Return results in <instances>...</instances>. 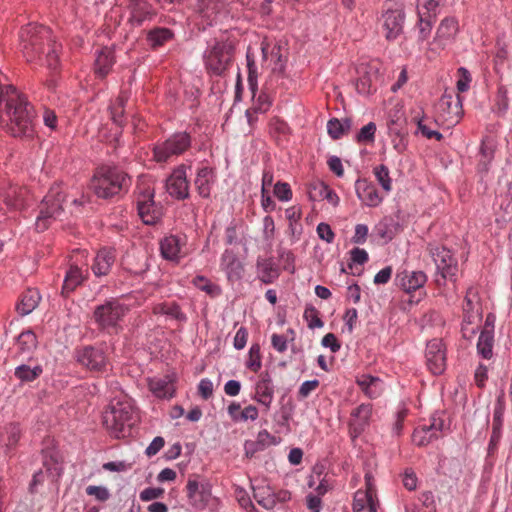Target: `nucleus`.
<instances>
[{
    "instance_id": "nucleus-1",
    "label": "nucleus",
    "mask_w": 512,
    "mask_h": 512,
    "mask_svg": "<svg viewBox=\"0 0 512 512\" xmlns=\"http://www.w3.org/2000/svg\"><path fill=\"white\" fill-rule=\"evenodd\" d=\"M0 122L13 137L34 136L33 109L11 85H0Z\"/></svg>"
},
{
    "instance_id": "nucleus-2",
    "label": "nucleus",
    "mask_w": 512,
    "mask_h": 512,
    "mask_svg": "<svg viewBox=\"0 0 512 512\" xmlns=\"http://www.w3.org/2000/svg\"><path fill=\"white\" fill-rule=\"evenodd\" d=\"M19 46L28 62H40L50 69L59 66L61 44L57 43L50 28L30 23L19 34Z\"/></svg>"
},
{
    "instance_id": "nucleus-3",
    "label": "nucleus",
    "mask_w": 512,
    "mask_h": 512,
    "mask_svg": "<svg viewBox=\"0 0 512 512\" xmlns=\"http://www.w3.org/2000/svg\"><path fill=\"white\" fill-rule=\"evenodd\" d=\"M130 185L131 177L118 166H101L91 179V189L97 197L103 199L120 195L127 191Z\"/></svg>"
},
{
    "instance_id": "nucleus-4",
    "label": "nucleus",
    "mask_w": 512,
    "mask_h": 512,
    "mask_svg": "<svg viewBox=\"0 0 512 512\" xmlns=\"http://www.w3.org/2000/svg\"><path fill=\"white\" fill-rule=\"evenodd\" d=\"M135 421V409L127 399L111 400L103 413L104 426L116 438L130 435Z\"/></svg>"
},
{
    "instance_id": "nucleus-5",
    "label": "nucleus",
    "mask_w": 512,
    "mask_h": 512,
    "mask_svg": "<svg viewBox=\"0 0 512 512\" xmlns=\"http://www.w3.org/2000/svg\"><path fill=\"white\" fill-rule=\"evenodd\" d=\"M129 310V306L118 298H110L95 307L93 318L100 330L118 334L123 330L122 322Z\"/></svg>"
},
{
    "instance_id": "nucleus-6",
    "label": "nucleus",
    "mask_w": 512,
    "mask_h": 512,
    "mask_svg": "<svg viewBox=\"0 0 512 512\" xmlns=\"http://www.w3.org/2000/svg\"><path fill=\"white\" fill-rule=\"evenodd\" d=\"M233 54V46L227 41L217 39L210 41L203 53L205 69L209 74L222 75L231 64Z\"/></svg>"
},
{
    "instance_id": "nucleus-7",
    "label": "nucleus",
    "mask_w": 512,
    "mask_h": 512,
    "mask_svg": "<svg viewBox=\"0 0 512 512\" xmlns=\"http://www.w3.org/2000/svg\"><path fill=\"white\" fill-rule=\"evenodd\" d=\"M65 194L60 185H54L43 198L39 206V214L35 221V229L44 232L63 212Z\"/></svg>"
},
{
    "instance_id": "nucleus-8",
    "label": "nucleus",
    "mask_w": 512,
    "mask_h": 512,
    "mask_svg": "<svg viewBox=\"0 0 512 512\" xmlns=\"http://www.w3.org/2000/svg\"><path fill=\"white\" fill-rule=\"evenodd\" d=\"M193 12L199 29L205 30L227 16L228 4L226 0H195Z\"/></svg>"
},
{
    "instance_id": "nucleus-9",
    "label": "nucleus",
    "mask_w": 512,
    "mask_h": 512,
    "mask_svg": "<svg viewBox=\"0 0 512 512\" xmlns=\"http://www.w3.org/2000/svg\"><path fill=\"white\" fill-rule=\"evenodd\" d=\"M191 146V136L186 132H176L165 141L153 147V159L158 163H166L173 157L182 155Z\"/></svg>"
},
{
    "instance_id": "nucleus-10",
    "label": "nucleus",
    "mask_w": 512,
    "mask_h": 512,
    "mask_svg": "<svg viewBox=\"0 0 512 512\" xmlns=\"http://www.w3.org/2000/svg\"><path fill=\"white\" fill-rule=\"evenodd\" d=\"M428 251L432 257L438 274L445 281H456L458 261L452 251L438 244H429Z\"/></svg>"
},
{
    "instance_id": "nucleus-11",
    "label": "nucleus",
    "mask_w": 512,
    "mask_h": 512,
    "mask_svg": "<svg viewBox=\"0 0 512 512\" xmlns=\"http://www.w3.org/2000/svg\"><path fill=\"white\" fill-rule=\"evenodd\" d=\"M75 359L78 364L93 373H104L110 365L104 349L92 345L76 349Z\"/></svg>"
},
{
    "instance_id": "nucleus-12",
    "label": "nucleus",
    "mask_w": 512,
    "mask_h": 512,
    "mask_svg": "<svg viewBox=\"0 0 512 512\" xmlns=\"http://www.w3.org/2000/svg\"><path fill=\"white\" fill-rule=\"evenodd\" d=\"M458 22L454 17L444 18L437 28L436 35L430 43V50L439 53L452 44L458 33Z\"/></svg>"
},
{
    "instance_id": "nucleus-13",
    "label": "nucleus",
    "mask_w": 512,
    "mask_h": 512,
    "mask_svg": "<svg viewBox=\"0 0 512 512\" xmlns=\"http://www.w3.org/2000/svg\"><path fill=\"white\" fill-rule=\"evenodd\" d=\"M153 198V189L146 188L139 193L136 200L138 215L146 225L156 224L161 217V212L157 208Z\"/></svg>"
},
{
    "instance_id": "nucleus-14",
    "label": "nucleus",
    "mask_w": 512,
    "mask_h": 512,
    "mask_svg": "<svg viewBox=\"0 0 512 512\" xmlns=\"http://www.w3.org/2000/svg\"><path fill=\"white\" fill-rule=\"evenodd\" d=\"M438 119L447 123L448 126L456 125L462 117V103L457 95H443L438 104Z\"/></svg>"
},
{
    "instance_id": "nucleus-15",
    "label": "nucleus",
    "mask_w": 512,
    "mask_h": 512,
    "mask_svg": "<svg viewBox=\"0 0 512 512\" xmlns=\"http://www.w3.org/2000/svg\"><path fill=\"white\" fill-rule=\"evenodd\" d=\"M443 427L444 421L437 414H434L429 424H423L415 428L412 441L417 446H426L441 436Z\"/></svg>"
},
{
    "instance_id": "nucleus-16",
    "label": "nucleus",
    "mask_w": 512,
    "mask_h": 512,
    "mask_svg": "<svg viewBox=\"0 0 512 512\" xmlns=\"http://www.w3.org/2000/svg\"><path fill=\"white\" fill-rule=\"evenodd\" d=\"M27 190L24 187L18 185L7 184L0 188V201L3 206H0V210L16 211L21 210L25 206Z\"/></svg>"
},
{
    "instance_id": "nucleus-17",
    "label": "nucleus",
    "mask_w": 512,
    "mask_h": 512,
    "mask_svg": "<svg viewBox=\"0 0 512 512\" xmlns=\"http://www.w3.org/2000/svg\"><path fill=\"white\" fill-rule=\"evenodd\" d=\"M425 357L427 367L434 375L444 372L446 353L444 344L440 339H433L427 343Z\"/></svg>"
},
{
    "instance_id": "nucleus-18",
    "label": "nucleus",
    "mask_w": 512,
    "mask_h": 512,
    "mask_svg": "<svg viewBox=\"0 0 512 512\" xmlns=\"http://www.w3.org/2000/svg\"><path fill=\"white\" fill-rule=\"evenodd\" d=\"M161 256L169 261L178 263L186 255L183 248L186 245L185 235H168L160 241Z\"/></svg>"
},
{
    "instance_id": "nucleus-19",
    "label": "nucleus",
    "mask_w": 512,
    "mask_h": 512,
    "mask_svg": "<svg viewBox=\"0 0 512 512\" xmlns=\"http://www.w3.org/2000/svg\"><path fill=\"white\" fill-rule=\"evenodd\" d=\"M186 171L187 167L181 164L173 170L167 180L168 193L178 200H184L189 196V182Z\"/></svg>"
},
{
    "instance_id": "nucleus-20",
    "label": "nucleus",
    "mask_w": 512,
    "mask_h": 512,
    "mask_svg": "<svg viewBox=\"0 0 512 512\" xmlns=\"http://www.w3.org/2000/svg\"><path fill=\"white\" fill-rule=\"evenodd\" d=\"M405 15L401 10H388L382 17V28L388 41L397 39L403 32Z\"/></svg>"
},
{
    "instance_id": "nucleus-21",
    "label": "nucleus",
    "mask_w": 512,
    "mask_h": 512,
    "mask_svg": "<svg viewBox=\"0 0 512 512\" xmlns=\"http://www.w3.org/2000/svg\"><path fill=\"white\" fill-rule=\"evenodd\" d=\"M252 399L269 411L274 399V386L268 373L262 374L254 387Z\"/></svg>"
},
{
    "instance_id": "nucleus-22",
    "label": "nucleus",
    "mask_w": 512,
    "mask_h": 512,
    "mask_svg": "<svg viewBox=\"0 0 512 512\" xmlns=\"http://www.w3.org/2000/svg\"><path fill=\"white\" fill-rule=\"evenodd\" d=\"M482 305L478 292L470 287L467 290L463 305V318L465 323L474 324L482 319Z\"/></svg>"
},
{
    "instance_id": "nucleus-23",
    "label": "nucleus",
    "mask_w": 512,
    "mask_h": 512,
    "mask_svg": "<svg viewBox=\"0 0 512 512\" xmlns=\"http://www.w3.org/2000/svg\"><path fill=\"white\" fill-rule=\"evenodd\" d=\"M372 416V405L362 403L351 412L349 422L350 434L353 437L359 436L369 425Z\"/></svg>"
},
{
    "instance_id": "nucleus-24",
    "label": "nucleus",
    "mask_w": 512,
    "mask_h": 512,
    "mask_svg": "<svg viewBox=\"0 0 512 512\" xmlns=\"http://www.w3.org/2000/svg\"><path fill=\"white\" fill-rule=\"evenodd\" d=\"M355 191L357 197L365 206L377 207L383 201V197L379 194L376 186L366 179H358L355 182Z\"/></svg>"
},
{
    "instance_id": "nucleus-25",
    "label": "nucleus",
    "mask_w": 512,
    "mask_h": 512,
    "mask_svg": "<svg viewBox=\"0 0 512 512\" xmlns=\"http://www.w3.org/2000/svg\"><path fill=\"white\" fill-rule=\"evenodd\" d=\"M128 10V20L133 26H141L145 21L152 20L156 14L151 4L145 0H130Z\"/></svg>"
},
{
    "instance_id": "nucleus-26",
    "label": "nucleus",
    "mask_w": 512,
    "mask_h": 512,
    "mask_svg": "<svg viewBox=\"0 0 512 512\" xmlns=\"http://www.w3.org/2000/svg\"><path fill=\"white\" fill-rule=\"evenodd\" d=\"M220 267L230 282L239 281L242 278L244 266L232 250L226 249L223 252Z\"/></svg>"
},
{
    "instance_id": "nucleus-27",
    "label": "nucleus",
    "mask_w": 512,
    "mask_h": 512,
    "mask_svg": "<svg viewBox=\"0 0 512 512\" xmlns=\"http://www.w3.org/2000/svg\"><path fill=\"white\" fill-rule=\"evenodd\" d=\"M396 283L405 292L410 293L422 288L427 281V276L423 271H401L396 275Z\"/></svg>"
},
{
    "instance_id": "nucleus-28",
    "label": "nucleus",
    "mask_w": 512,
    "mask_h": 512,
    "mask_svg": "<svg viewBox=\"0 0 512 512\" xmlns=\"http://www.w3.org/2000/svg\"><path fill=\"white\" fill-rule=\"evenodd\" d=\"M356 384L361 391L370 399L379 397L383 390V381L376 376L370 374H360L356 377Z\"/></svg>"
},
{
    "instance_id": "nucleus-29",
    "label": "nucleus",
    "mask_w": 512,
    "mask_h": 512,
    "mask_svg": "<svg viewBox=\"0 0 512 512\" xmlns=\"http://www.w3.org/2000/svg\"><path fill=\"white\" fill-rule=\"evenodd\" d=\"M256 271L259 280L264 284L273 283L280 275V270L273 258L258 257Z\"/></svg>"
},
{
    "instance_id": "nucleus-30",
    "label": "nucleus",
    "mask_w": 512,
    "mask_h": 512,
    "mask_svg": "<svg viewBox=\"0 0 512 512\" xmlns=\"http://www.w3.org/2000/svg\"><path fill=\"white\" fill-rule=\"evenodd\" d=\"M115 262V252L111 248H102L95 256L92 271L97 277L109 274Z\"/></svg>"
},
{
    "instance_id": "nucleus-31",
    "label": "nucleus",
    "mask_w": 512,
    "mask_h": 512,
    "mask_svg": "<svg viewBox=\"0 0 512 512\" xmlns=\"http://www.w3.org/2000/svg\"><path fill=\"white\" fill-rule=\"evenodd\" d=\"M115 63L114 52L109 47H103L97 52L95 59V73L104 78L112 69Z\"/></svg>"
},
{
    "instance_id": "nucleus-32",
    "label": "nucleus",
    "mask_w": 512,
    "mask_h": 512,
    "mask_svg": "<svg viewBox=\"0 0 512 512\" xmlns=\"http://www.w3.org/2000/svg\"><path fill=\"white\" fill-rule=\"evenodd\" d=\"M213 182L214 175L211 168L202 167L198 170L194 183L196 190L201 197L208 198L210 196Z\"/></svg>"
},
{
    "instance_id": "nucleus-33",
    "label": "nucleus",
    "mask_w": 512,
    "mask_h": 512,
    "mask_svg": "<svg viewBox=\"0 0 512 512\" xmlns=\"http://www.w3.org/2000/svg\"><path fill=\"white\" fill-rule=\"evenodd\" d=\"M40 300L41 296L37 289H27L17 303V312L21 316L30 314L38 306Z\"/></svg>"
},
{
    "instance_id": "nucleus-34",
    "label": "nucleus",
    "mask_w": 512,
    "mask_h": 512,
    "mask_svg": "<svg viewBox=\"0 0 512 512\" xmlns=\"http://www.w3.org/2000/svg\"><path fill=\"white\" fill-rule=\"evenodd\" d=\"M379 502L377 498L369 496L368 493H362L359 489L355 492L353 498V512H377Z\"/></svg>"
},
{
    "instance_id": "nucleus-35",
    "label": "nucleus",
    "mask_w": 512,
    "mask_h": 512,
    "mask_svg": "<svg viewBox=\"0 0 512 512\" xmlns=\"http://www.w3.org/2000/svg\"><path fill=\"white\" fill-rule=\"evenodd\" d=\"M148 386L157 398H172L175 393L173 383L167 378H152L149 380Z\"/></svg>"
},
{
    "instance_id": "nucleus-36",
    "label": "nucleus",
    "mask_w": 512,
    "mask_h": 512,
    "mask_svg": "<svg viewBox=\"0 0 512 512\" xmlns=\"http://www.w3.org/2000/svg\"><path fill=\"white\" fill-rule=\"evenodd\" d=\"M38 344L36 334L28 329L19 334L16 341L17 353L23 356H30Z\"/></svg>"
},
{
    "instance_id": "nucleus-37",
    "label": "nucleus",
    "mask_w": 512,
    "mask_h": 512,
    "mask_svg": "<svg viewBox=\"0 0 512 512\" xmlns=\"http://www.w3.org/2000/svg\"><path fill=\"white\" fill-rule=\"evenodd\" d=\"M153 313L155 315H166L179 322H185L187 316L182 312L181 307L175 302H163L154 305Z\"/></svg>"
},
{
    "instance_id": "nucleus-38",
    "label": "nucleus",
    "mask_w": 512,
    "mask_h": 512,
    "mask_svg": "<svg viewBox=\"0 0 512 512\" xmlns=\"http://www.w3.org/2000/svg\"><path fill=\"white\" fill-rule=\"evenodd\" d=\"M495 145L492 140L483 139L480 146L478 170L480 172H488L490 164L494 159Z\"/></svg>"
},
{
    "instance_id": "nucleus-39",
    "label": "nucleus",
    "mask_w": 512,
    "mask_h": 512,
    "mask_svg": "<svg viewBox=\"0 0 512 512\" xmlns=\"http://www.w3.org/2000/svg\"><path fill=\"white\" fill-rule=\"evenodd\" d=\"M128 97L129 96L126 92H121L116 100L110 105L111 119L118 126H122L125 123L124 111Z\"/></svg>"
},
{
    "instance_id": "nucleus-40",
    "label": "nucleus",
    "mask_w": 512,
    "mask_h": 512,
    "mask_svg": "<svg viewBox=\"0 0 512 512\" xmlns=\"http://www.w3.org/2000/svg\"><path fill=\"white\" fill-rule=\"evenodd\" d=\"M84 281L82 270L78 266L71 265L66 273L62 293L69 294Z\"/></svg>"
},
{
    "instance_id": "nucleus-41",
    "label": "nucleus",
    "mask_w": 512,
    "mask_h": 512,
    "mask_svg": "<svg viewBox=\"0 0 512 512\" xmlns=\"http://www.w3.org/2000/svg\"><path fill=\"white\" fill-rule=\"evenodd\" d=\"M1 436L6 447V452L13 450L21 438V429L16 423L4 426Z\"/></svg>"
},
{
    "instance_id": "nucleus-42",
    "label": "nucleus",
    "mask_w": 512,
    "mask_h": 512,
    "mask_svg": "<svg viewBox=\"0 0 512 512\" xmlns=\"http://www.w3.org/2000/svg\"><path fill=\"white\" fill-rule=\"evenodd\" d=\"M173 36L172 30L165 27H157L148 32L147 41L152 48H157L171 40Z\"/></svg>"
},
{
    "instance_id": "nucleus-43",
    "label": "nucleus",
    "mask_w": 512,
    "mask_h": 512,
    "mask_svg": "<svg viewBox=\"0 0 512 512\" xmlns=\"http://www.w3.org/2000/svg\"><path fill=\"white\" fill-rule=\"evenodd\" d=\"M509 91L506 85H499L494 99L493 112L498 116H504L509 109Z\"/></svg>"
},
{
    "instance_id": "nucleus-44",
    "label": "nucleus",
    "mask_w": 512,
    "mask_h": 512,
    "mask_svg": "<svg viewBox=\"0 0 512 512\" xmlns=\"http://www.w3.org/2000/svg\"><path fill=\"white\" fill-rule=\"evenodd\" d=\"M351 128V120L344 118L339 120L337 118L330 119L327 123V132L329 136L336 140L340 139Z\"/></svg>"
},
{
    "instance_id": "nucleus-45",
    "label": "nucleus",
    "mask_w": 512,
    "mask_h": 512,
    "mask_svg": "<svg viewBox=\"0 0 512 512\" xmlns=\"http://www.w3.org/2000/svg\"><path fill=\"white\" fill-rule=\"evenodd\" d=\"M43 372L41 365L30 367L26 364H21L15 368L14 375L21 382H32L37 379Z\"/></svg>"
},
{
    "instance_id": "nucleus-46",
    "label": "nucleus",
    "mask_w": 512,
    "mask_h": 512,
    "mask_svg": "<svg viewBox=\"0 0 512 512\" xmlns=\"http://www.w3.org/2000/svg\"><path fill=\"white\" fill-rule=\"evenodd\" d=\"M494 335L487 332H480L477 342V353L484 359L493 357Z\"/></svg>"
},
{
    "instance_id": "nucleus-47",
    "label": "nucleus",
    "mask_w": 512,
    "mask_h": 512,
    "mask_svg": "<svg viewBox=\"0 0 512 512\" xmlns=\"http://www.w3.org/2000/svg\"><path fill=\"white\" fill-rule=\"evenodd\" d=\"M506 408L505 394L504 391L497 396L494 411H493V419H492V429L502 431L503 428V418L504 412Z\"/></svg>"
},
{
    "instance_id": "nucleus-48",
    "label": "nucleus",
    "mask_w": 512,
    "mask_h": 512,
    "mask_svg": "<svg viewBox=\"0 0 512 512\" xmlns=\"http://www.w3.org/2000/svg\"><path fill=\"white\" fill-rule=\"evenodd\" d=\"M316 494L319 496H323L330 489L329 483L325 477H322L321 468L315 467L313 469V473L309 476L308 486H315Z\"/></svg>"
},
{
    "instance_id": "nucleus-49",
    "label": "nucleus",
    "mask_w": 512,
    "mask_h": 512,
    "mask_svg": "<svg viewBox=\"0 0 512 512\" xmlns=\"http://www.w3.org/2000/svg\"><path fill=\"white\" fill-rule=\"evenodd\" d=\"M254 499L259 505L267 510L274 508L272 489L269 486H259L254 488Z\"/></svg>"
},
{
    "instance_id": "nucleus-50",
    "label": "nucleus",
    "mask_w": 512,
    "mask_h": 512,
    "mask_svg": "<svg viewBox=\"0 0 512 512\" xmlns=\"http://www.w3.org/2000/svg\"><path fill=\"white\" fill-rule=\"evenodd\" d=\"M373 174L386 193L392 190V179L386 165L380 164L373 168Z\"/></svg>"
},
{
    "instance_id": "nucleus-51",
    "label": "nucleus",
    "mask_w": 512,
    "mask_h": 512,
    "mask_svg": "<svg viewBox=\"0 0 512 512\" xmlns=\"http://www.w3.org/2000/svg\"><path fill=\"white\" fill-rule=\"evenodd\" d=\"M303 318L307 322L308 328L311 330L322 328L324 326V322L320 318L319 311L312 304H306Z\"/></svg>"
},
{
    "instance_id": "nucleus-52",
    "label": "nucleus",
    "mask_w": 512,
    "mask_h": 512,
    "mask_svg": "<svg viewBox=\"0 0 512 512\" xmlns=\"http://www.w3.org/2000/svg\"><path fill=\"white\" fill-rule=\"evenodd\" d=\"M261 354H260V346L258 344H253L248 352V359L246 361V367L253 372H258L261 369Z\"/></svg>"
},
{
    "instance_id": "nucleus-53",
    "label": "nucleus",
    "mask_w": 512,
    "mask_h": 512,
    "mask_svg": "<svg viewBox=\"0 0 512 512\" xmlns=\"http://www.w3.org/2000/svg\"><path fill=\"white\" fill-rule=\"evenodd\" d=\"M247 60V69H248V84L249 88L253 94V99L255 98L257 91V66L255 64L254 58L250 53L246 55Z\"/></svg>"
},
{
    "instance_id": "nucleus-54",
    "label": "nucleus",
    "mask_w": 512,
    "mask_h": 512,
    "mask_svg": "<svg viewBox=\"0 0 512 512\" xmlns=\"http://www.w3.org/2000/svg\"><path fill=\"white\" fill-rule=\"evenodd\" d=\"M442 2V0H419L418 15L423 13L426 17L435 19L437 9Z\"/></svg>"
},
{
    "instance_id": "nucleus-55",
    "label": "nucleus",
    "mask_w": 512,
    "mask_h": 512,
    "mask_svg": "<svg viewBox=\"0 0 512 512\" xmlns=\"http://www.w3.org/2000/svg\"><path fill=\"white\" fill-rule=\"evenodd\" d=\"M211 498V490L208 484H204L197 492L196 497L190 500L192 506L197 509H204Z\"/></svg>"
},
{
    "instance_id": "nucleus-56",
    "label": "nucleus",
    "mask_w": 512,
    "mask_h": 512,
    "mask_svg": "<svg viewBox=\"0 0 512 512\" xmlns=\"http://www.w3.org/2000/svg\"><path fill=\"white\" fill-rule=\"evenodd\" d=\"M355 87L357 92L362 95H369L375 90L372 77L368 73L363 74L356 80Z\"/></svg>"
},
{
    "instance_id": "nucleus-57",
    "label": "nucleus",
    "mask_w": 512,
    "mask_h": 512,
    "mask_svg": "<svg viewBox=\"0 0 512 512\" xmlns=\"http://www.w3.org/2000/svg\"><path fill=\"white\" fill-rule=\"evenodd\" d=\"M419 16V41L424 42L430 36L434 18H428L423 13Z\"/></svg>"
},
{
    "instance_id": "nucleus-58",
    "label": "nucleus",
    "mask_w": 512,
    "mask_h": 512,
    "mask_svg": "<svg viewBox=\"0 0 512 512\" xmlns=\"http://www.w3.org/2000/svg\"><path fill=\"white\" fill-rule=\"evenodd\" d=\"M408 415V409L405 406H400L395 413V419L392 425V434L394 436H400L403 431V423Z\"/></svg>"
},
{
    "instance_id": "nucleus-59",
    "label": "nucleus",
    "mask_w": 512,
    "mask_h": 512,
    "mask_svg": "<svg viewBox=\"0 0 512 512\" xmlns=\"http://www.w3.org/2000/svg\"><path fill=\"white\" fill-rule=\"evenodd\" d=\"M44 474L51 482H57L63 473V467L56 461L44 462Z\"/></svg>"
},
{
    "instance_id": "nucleus-60",
    "label": "nucleus",
    "mask_w": 512,
    "mask_h": 512,
    "mask_svg": "<svg viewBox=\"0 0 512 512\" xmlns=\"http://www.w3.org/2000/svg\"><path fill=\"white\" fill-rule=\"evenodd\" d=\"M376 124L369 122L363 126L356 136V140L360 143L373 142L375 138Z\"/></svg>"
},
{
    "instance_id": "nucleus-61",
    "label": "nucleus",
    "mask_w": 512,
    "mask_h": 512,
    "mask_svg": "<svg viewBox=\"0 0 512 512\" xmlns=\"http://www.w3.org/2000/svg\"><path fill=\"white\" fill-rule=\"evenodd\" d=\"M274 195L279 201H290L292 199V190L290 185L286 182H277L274 185Z\"/></svg>"
},
{
    "instance_id": "nucleus-62",
    "label": "nucleus",
    "mask_w": 512,
    "mask_h": 512,
    "mask_svg": "<svg viewBox=\"0 0 512 512\" xmlns=\"http://www.w3.org/2000/svg\"><path fill=\"white\" fill-rule=\"evenodd\" d=\"M417 128L418 131L427 139L435 138L437 141L442 140L443 135L432 129L428 124L425 123V119L421 118L417 121Z\"/></svg>"
},
{
    "instance_id": "nucleus-63",
    "label": "nucleus",
    "mask_w": 512,
    "mask_h": 512,
    "mask_svg": "<svg viewBox=\"0 0 512 512\" xmlns=\"http://www.w3.org/2000/svg\"><path fill=\"white\" fill-rule=\"evenodd\" d=\"M319 195L322 199L327 200L333 206H338L340 201L338 195L325 183L320 184Z\"/></svg>"
},
{
    "instance_id": "nucleus-64",
    "label": "nucleus",
    "mask_w": 512,
    "mask_h": 512,
    "mask_svg": "<svg viewBox=\"0 0 512 512\" xmlns=\"http://www.w3.org/2000/svg\"><path fill=\"white\" fill-rule=\"evenodd\" d=\"M86 493L101 502L108 500L110 497L109 490L104 486L90 485L86 488Z\"/></svg>"
}]
</instances>
